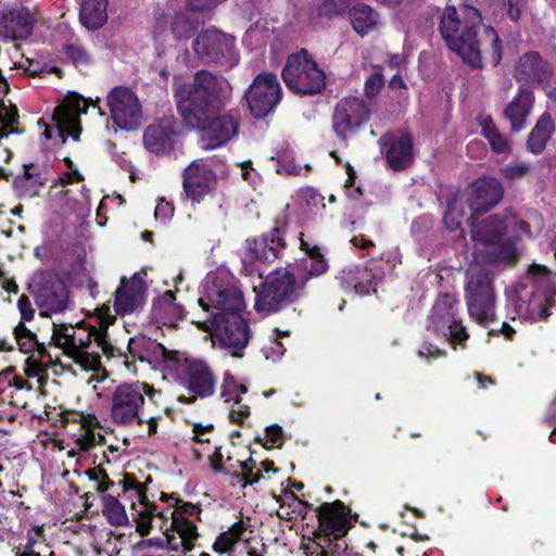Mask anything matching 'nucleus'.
<instances>
[{
    "label": "nucleus",
    "mask_w": 556,
    "mask_h": 556,
    "mask_svg": "<svg viewBox=\"0 0 556 556\" xmlns=\"http://www.w3.org/2000/svg\"><path fill=\"white\" fill-rule=\"evenodd\" d=\"M229 98L227 80L205 70L195 72L191 81L181 84L175 91L181 123L200 132L204 150L218 148L238 134L237 118L220 114Z\"/></svg>",
    "instance_id": "nucleus-1"
},
{
    "label": "nucleus",
    "mask_w": 556,
    "mask_h": 556,
    "mask_svg": "<svg viewBox=\"0 0 556 556\" xmlns=\"http://www.w3.org/2000/svg\"><path fill=\"white\" fill-rule=\"evenodd\" d=\"M446 7L441 15L439 33L445 46L472 68H482L481 45L489 41L492 47V63L502 60L501 39L492 26L482 24L481 12L471 3L459 8Z\"/></svg>",
    "instance_id": "nucleus-2"
},
{
    "label": "nucleus",
    "mask_w": 556,
    "mask_h": 556,
    "mask_svg": "<svg viewBox=\"0 0 556 556\" xmlns=\"http://www.w3.org/2000/svg\"><path fill=\"white\" fill-rule=\"evenodd\" d=\"M300 233L301 250L305 251L307 258L288 268L271 271L262 282L256 292L255 309L264 315L279 312L294 303L302 294L307 280L327 271L328 264L316 245L311 247Z\"/></svg>",
    "instance_id": "nucleus-3"
},
{
    "label": "nucleus",
    "mask_w": 556,
    "mask_h": 556,
    "mask_svg": "<svg viewBox=\"0 0 556 556\" xmlns=\"http://www.w3.org/2000/svg\"><path fill=\"white\" fill-rule=\"evenodd\" d=\"M469 217L464 205L453 199L447 202L443 223L451 231L460 228L464 222L470 224L475 253L484 263H511L517 260L516 241L507 235L508 228L516 223L513 216L494 214L480 224H473Z\"/></svg>",
    "instance_id": "nucleus-4"
},
{
    "label": "nucleus",
    "mask_w": 556,
    "mask_h": 556,
    "mask_svg": "<svg viewBox=\"0 0 556 556\" xmlns=\"http://www.w3.org/2000/svg\"><path fill=\"white\" fill-rule=\"evenodd\" d=\"M556 287L546 267L532 265L526 282L516 287L513 298L514 309L519 318L536 321L549 316L554 305Z\"/></svg>",
    "instance_id": "nucleus-5"
},
{
    "label": "nucleus",
    "mask_w": 556,
    "mask_h": 556,
    "mask_svg": "<svg viewBox=\"0 0 556 556\" xmlns=\"http://www.w3.org/2000/svg\"><path fill=\"white\" fill-rule=\"evenodd\" d=\"M350 511L351 509L340 500L324 503L316 509L320 527L318 536L328 542V548L321 543H315L313 547H305L307 556H337L346 548V544L342 547V544L338 541L345 536L349 531L346 515Z\"/></svg>",
    "instance_id": "nucleus-6"
},
{
    "label": "nucleus",
    "mask_w": 556,
    "mask_h": 556,
    "mask_svg": "<svg viewBox=\"0 0 556 556\" xmlns=\"http://www.w3.org/2000/svg\"><path fill=\"white\" fill-rule=\"evenodd\" d=\"M287 87L294 93L317 94L326 87V75L306 49L291 54L281 73Z\"/></svg>",
    "instance_id": "nucleus-7"
},
{
    "label": "nucleus",
    "mask_w": 556,
    "mask_h": 556,
    "mask_svg": "<svg viewBox=\"0 0 556 556\" xmlns=\"http://www.w3.org/2000/svg\"><path fill=\"white\" fill-rule=\"evenodd\" d=\"M465 298L469 315L479 324L488 325L495 319L494 275L491 270L480 268L468 270Z\"/></svg>",
    "instance_id": "nucleus-8"
},
{
    "label": "nucleus",
    "mask_w": 556,
    "mask_h": 556,
    "mask_svg": "<svg viewBox=\"0 0 556 556\" xmlns=\"http://www.w3.org/2000/svg\"><path fill=\"white\" fill-rule=\"evenodd\" d=\"M235 37L210 28L201 31L192 42L195 55L205 65L230 70L239 63Z\"/></svg>",
    "instance_id": "nucleus-9"
},
{
    "label": "nucleus",
    "mask_w": 556,
    "mask_h": 556,
    "mask_svg": "<svg viewBox=\"0 0 556 556\" xmlns=\"http://www.w3.org/2000/svg\"><path fill=\"white\" fill-rule=\"evenodd\" d=\"M200 329L210 331L219 343L232 350L233 356L247 348L250 340V327L241 313H212L206 319L197 321Z\"/></svg>",
    "instance_id": "nucleus-10"
},
{
    "label": "nucleus",
    "mask_w": 556,
    "mask_h": 556,
    "mask_svg": "<svg viewBox=\"0 0 556 556\" xmlns=\"http://www.w3.org/2000/svg\"><path fill=\"white\" fill-rule=\"evenodd\" d=\"M198 302L207 317L212 313L239 314L245 307L242 291L230 279L219 276L206 278Z\"/></svg>",
    "instance_id": "nucleus-11"
},
{
    "label": "nucleus",
    "mask_w": 556,
    "mask_h": 556,
    "mask_svg": "<svg viewBox=\"0 0 556 556\" xmlns=\"http://www.w3.org/2000/svg\"><path fill=\"white\" fill-rule=\"evenodd\" d=\"M36 305L42 309L41 315L64 312L70 304V291L61 277L52 270H41L33 276L28 285Z\"/></svg>",
    "instance_id": "nucleus-12"
},
{
    "label": "nucleus",
    "mask_w": 556,
    "mask_h": 556,
    "mask_svg": "<svg viewBox=\"0 0 556 556\" xmlns=\"http://www.w3.org/2000/svg\"><path fill=\"white\" fill-rule=\"evenodd\" d=\"M458 311L459 301L454 294H440L428 317V329L441 334L452 343L458 342L462 344L469 336L458 317Z\"/></svg>",
    "instance_id": "nucleus-13"
},
{
    "label": "nucleus",
    "mask_w": 556,
    "mask_h": 556,
    "mask_svg": "<svg viewBox=\"0 0 556 556\" xmlns=\"http://www.w3.org/2000/svg\"><path fill=\"white\" fill-rule=\"evenodd\" d=\"M249 110L253 117L264 118L274 112L281 100V88L273 73L258 74L245 91Z\"/></svg>",
    "instance_id": "nucleus-14"
},
{
    "label": "nucleus",
    "mask_w": 556,
    "mask_h": 556,
    "mask_svg": "<svg viewBox=\"0 0 556 556\" xmlns=\"http://www.w3.org/2000/svg\"><path fill=\"white\" fill-rule=\"evenodd\" d=\"M371 115L369 104L362 98L346 97L340 100L332 113V130L344 144L348 136L365 125Z\"/></svg>",
    "instance_id": "nucleus-15"
},
{
    "label": "nucleus",
    "mask_w": 556,
    "mask_h": 556,
    "mask_svg": "<svg viewBox=\"0 0 556 556\" xmlns=\"http://www.w3.org/2000/svg\"><path fill=\"white\" fill-rule=\"evenodd\" d=\"M143 388V384L137 381L123 383L115 389L111 408V417L115 424L127 426L134 421L139 425L143 422L139 416L144 404Z\"/></svg>",
    "instance_id": "nucleus-16"
},
{
    "label": "nucleus",
    "mask_w": 556,
    "mask_h": 556,
    "mask_svg": "<svg viewBox=\"0 0 556 556\" xmlns=\"http://www.w3.org/2000/svg\"><path fill=\"white\" fill-rule=\"evenodd\" d=\"M173 369L180 370L184 374L182 383L194 395H180L178 401L186 404L195 402L197 396L206 397L215 391V378L207 365L198 359L185 358L182 362L178 358V363L172 364Z\"/></svg>",
    "instance_id": "nucleus-17"
},
{
    "label": "nucleus",
    "mask_w": 556,
    "mask_h": 556,
    "mask_svg": "<svg viewBox=\"0 0 556 556\" xmlns=\"http://www.w3.org/2000/svg\"><path fill=\"white\" fill-rule=\"evenodd\" d=\"M288 216L282 214L275 218L274 227L260 239L247 240V257L250 261L271 262L280 256L287 248L286 232Z\"/></svg>",
    "instance_id": "nucleus-18"
},
{
    "label": "nucleus",
    "mask_w": 556,
    "mask_h": 556,
    "mask_svg": "<svg viewBox=\"0 0 556 556\" xmlns=\"http://www.w3.org/2000/svg\"><path fill=\"white\" fill-rule=\"evenodd\" d=\"M97 104L90 99H86L76 92H70L64 102L58 105L53 112V121L58 124L59 135L62 137V142L66 140V134L74 140L79 139L81 132L80 115L86 114L88 106Z\"/></svg>",
    "instance_id": "nucleus-19"
},
{
    "label": "nucleus",
    "mask_w": 556,
    "mask_h": 556,
    "mask_svg": "<svg viewBox=\"0 0 556 556\" xmlns=\"http://www.w3.org/2000/svg\"><path fill=\"white\" fill-rule=\"evenodd\" d=\"M113 122L126 130L140 124L141 106L137 96L127 87H114L106 98Z\"/></svg>",
    "instance_id": "nucleus-20"
},
{
    "label": "nucleus",
    "mask_w": 556,
    "mask_h": 556,
    "mask_svg": "<svg viewBox=\"0 0 556 556\" xmlns=\"http://www.w3.org/2000/svg\"><path fill=\"white\" fill-rule=\"evenodd\" d=\"M179 138L180 124L174 116H165L144 129L143 144L151 153L165 154L175 149Z\"/></svg>",
    "instance_id": "nucleus-21"
},
{
    "label": "nucleus",
    "mask_w": 556,
    "mask_h": 556,
    "mask_svg": "<svg viewBox=\"0 0 556 556\" xmlns=\"http://www.w3.org/2000/svg\"><path fill=\"white\" fill-rule=\"evenodd\" d=\"M503 193L501 182L492 177H483L471 184L466 199L470 210L468 219H473L477 215L492 210L502 200Z\"/></svg>",
    "instance_id": "nucleus-22"
},
{
    "label": "nucleus",
    "mask_w": 556,
    "mask_h": 556,
    "mask_svg": "<svg viewBox=\"0 0 556 556\" xmlns=\"http://www.w3.org/2000/svg\"><path fill=\"white\" fill-rule=\"evenodd\" d=\"M553 70L547 61L536 51H529L519 56L514 71L515 79L522 85L521 88H530L549 81Z\"/></svg>",
    "instance_id": "nucleus-23"
},
{
    "label": "nucleus",
    "mask_w": 556,
    "mask_h": 556,
    "mask_svg": "<svg viewBox=\"0 0 556 556\" xmlns=\"http://www.w3.org/2000/svg\"><path fill=\"white\" fill-rule=\"evenodd\" d=\"M147 286L138 274L130 280L123 278L115 291L114 309L117 315L125 316L141 308L146 302Z\"/></svg>",
    "instance_id": "nucleus-24"
},
{
    "label": "nucleus",
    "mask_w": 556,
    "mask_h": 556,
    "mask_svg": "<svg viewBox=\"0 0 556 556\" xmlns=\"http://www.w3.org/2000/svg\"><path fill=\"white\" fill-rule=\"evenodd\" d=\"M35 20L26 8L0 11V37L5 40H25L34 29Z\"/></svg>",
    "instance_id": "nucleus-25"
},
{
    "label": "nucleus",
    "mask_w": 556,
    "mask_h": 556,
    "mask_svg": "<svg viewBox=\"0 0 556 556\" xmlns=\"http://www.w3.org/2000/svg\"><path fill=\"white\" fill-rule=\"evenodd\" d=\"M214 182L213 170L200 160L192 162L184 170V190L195 202H200L211 191Z\"/></svg>",
    "instance_id": "nucleus-26"
},
{
    "label": "nucleus",
    "mask_w": 556,
    "mask_h": 556,
    "mask_svg": "<svg viewBox=\"0 0 556 556\" xmlns=\"http://www.w3.org/2000/svg\"><path fill=\"white\" fill-rule=\"evenodd\" d=\"M389 166L394 170H402L413 162V142L409 135L395 137L384 135L379 139Z\"/></svg>",
    "instance_id": "nucleus-27"
},
{
    "label": "nucleus",
    "mask_w": 556,
    "mask_h": 556,
    "mask_svg": "<svg viewBox=\"0 0 556 556\" xmlns=\"http://www.w3.org/2000/svg\"><path fill=\"white\" fill-rule=\"evenodd\" d=\"M129 352L140 361H149L150 357L166 363V367L172 368V364L178 363V356L175 352L168 351L163 344L146 336L131 338L128 343Z\"/></svg>",
    "instance_id": "nucleus-28"
},
{
    "label": "nucleus",
    "mask_w": 556,
    "mask_h": 556,
    "mask_svg": "<svg viewBox=\"0 0 556 556\" xmlns=\"http://www.w3.org/2000/svg\"><path fill=\"white\" fill-rule=\"evenodd\" d=\"M533 102V92L528 88H520L517 97L505 108L503 115L509 122L511 132H518L525 128Z\"/></svg>",
    "instance_id": "nucleus-29"
},
{
    "label": "nucleus",
    "mask_w": 556,
    "mask_h": 556,
    "mask_svg": "<svg viewBox=\"0 0 556 556\" xmlns=\"http://www.w3.org/2000/svg\"><path fill=\"white\" fill-rule=\"evenodd\" d=\"M33 167V163L24 164V173L16 176L13 180V187L18 198L39 195L40 188L47 182V177L40 172L30 170Z\"/></svg>",
    "instance_id": "nucleus-30"
},
{
    "label": "nucleus",
    "mask_w": 556,
    "mask_h": 556,
    "mask_svg": "<svg viewBox=\"0 0 556 556\" xmlns=\"http://www.w3.org/2000/svg\"><path fill=\"white\" fill-rule=\"evenodd\" d=\"M108 0H81L79 20L90 30L101 28L108 20Z\"/></svg>",
    "instance_id": "nucleus-31"
},
{
    "label": "nucleus",
    "mask_w": 556,
    "mask_h": 556,
    "mask_svg": "<svg viewBox=\"0 0 556 556\" xmlns=\"http://www.w3.org/2000/svg\"><path fill=\"white\" fill-rule=\"evenodd\" d=\"M554 130L555 126L551 114L547 112L543 113L528 136V149L534 154H540L545 149Z\"/></svg>",
    "instance_id": "nucleus-32"
},
{
    "label": "nucleus",
    "mask_w": 556,
    "mask_h": 556,
    "mask_svg": "<svg viewBox=\"0 0 556 556\" xmlns=\"http://www.w3.org/2000/svg\"><path fill=\"white\" fill-rule=\"evenodd\" d=\"M108 332L106 330H99L96 327H92L90 331L85 336V338H76L75 333L71 337V343L67 349L68 356H72L76 351L86 349L90 345L92 338L97 342V344L102 349L103 353L113 355L114 348L106 340Z\"/></svg>",
    "instance_id": "nucleus-33"
},
{
    "label": "nucleus",
    "mask_w": 556,
    "mask_h": 556,
    "mask_svg": "<svg viewBox=\"0 0 556 556\" xmlns=\"http://www.w3.org/2000/svg\"><path fill=\"white\" fill-rule=\"evenodd\" d=\"M353 29L361 36L368 34L375 28L378 15L369 5L356 3L349 11Z\"/></svg>",
    "instance_id": "nucleus-34"
},
{
    "label": "nucleus",
    "mask_w": 556,
    "mask_h": 556,
    "mask_svg": "<svg viewBox=\"0 0 556 556\" xmlns=\"http://www.w3.org/2000/svg\"><path fill=\"white\" fill-rule=\"evenodd\" d=\"M102 514L108 522L113 527H123L129 523L124 505L118 501L117 496L104 494L101 497Z\"/></svg>",
    "instance_id": "nucleus-35"
},
{
    "label": "nucleus",
    "mask_w": 556,
    "mask_h": 556,
    "mask_svg": "<svg viewBox=\"0 0 556 556\" xmlns=\"http://www.w3.org/2000/svg\"><path fill=\"white\" fill-rule=\"evenodd\" d=\"M200 21L189 11L175 14L170 23L174 37L177 40L189 39L198 29Z\"/></svg>",
    "instance_id": "nucleus-36"
},
{
    "label": "nucleus",
    "mask_w": 556,
    "mask_h": 556,
    "mask_svg": "<svg viewBox=\"0 0 556 556\" xmlns=\"http://www.w3.org/2000/svg\"><path fill=\"white\" fill-rule=\"evenodd\" d=\"M482 134L495 153H508L510 151V141L498 131L491 119L482 124Z\"/></svg>",
    "instance_id": "nucleus-37"
},
{
    "label": "nucleus",
    "mask_w": 556,
    "mask_h": 556,
    "mask_svg": "<svg viewBox=\"0 0 556 556\" xmlns=\"http://www.w3.org/2000/svg\"><path fill=\"white\" fill-rule=\"evenodd\" d=\"M170 515L173 517L172 527L175 528L178 535L187 544L186 551H191L193 548L194 541L198 538L195 525L188 519L176 517L175 511H172Z\"/></svg>",
    "instance_id": "nucleus-38"
},
{
    "label": "nucleus",
    "mask_w": 556,
    "mask_h": 556,
    "mask_svg": "<svg viewBox=\"0 0 556 556\" xmlns=\"http://www.w3.org/2000/svg\"><path fill=\"white\" fill-rule=\"evenodd\" d=\"M13 334L20 351L24 354L31 353L38 346L37 336L24 323L14 327Z\"/></svg>",
    "instance_id": "nucleus-39"
},
{
    "label": "nucleus",
    "mask_w": 556,
    "mask_h": 556,
    "mask_svg": "<svg viewBox=\"0 0 556 556\" xmlns=\"http://www.w3.org/2000/svg\"><path fill=\"white\" fill-rule=\"evenodd\" d=\"M356 0H324L318 5V16L332 18L349 12Z\"/></svg>",
    "instance_id": "nucleus-40"
},
{
    "label": "nucleus",
    "mask_w": 556,
    "mask_h": 556,
    "mask_svg": "<svg viewBox=\"0 0 556 556\" xmlns=\"http://www.w3.org/2000/svg\"><path fill=\"white\" fill-rule=\"evenodd\" d=\"M64 52L76 67H88L92 63V58L81 46L68 43L64 47Z\"/></svg>",
    "instance_id": "nucleus-41"
},
{
    "label": "nucleus",
    "mask_w": 556,
    "mask_h": 556,
    "mask_svg": "<svg viewBox=\"0 0 556 556\" xmlns=\"http://www.w3.org/2000/svg\"><path fill=\"white\" fill-rule=\"evenodd\" d=\"M123 486V492L126 493L130 490L136 492L137 498L143 506H149L151 503L147 496V488L144 484L139 483L132 473H125L124 479L118 482Z\"/></svg>",
    "instance_id": "nucleus-42"
},
{
    "label": "nucleus",
    "mask_w": 556,
    "mask_h": 556,
    "mask_svg": "<svg viewBox=\"0 0 556 556\" xmlns=\"http://www.w3.org/2000/svg\"><path fill=\"white\" fill-rule=\"evenodd\" d=\"M86 475L90 480L97 482L96 490L98 493L103 494L114 486V482L109 478L106 471L101 466L86 470Z\"/></svg>",
    "instance_id": "nucleus-43"
},
{
    "label": "nucleus",
    "mask_w": 556,
    "mask_h": 556,
    "mask_svg": "<svg viewBox=\"0 0 556 556\" xmlns=\"http://www.w3.org/2000/svg\"><path fill=\"white\" fill-rule=\"evenodd\" d=\"M175 300H176V296H175V293L173 291L164 292L162 298H160L157 301H154V303H153L154 316L157 317V315H159V313H157L159 307L157 306H164L165 309H167L168 312L177 313L178 317L182 318L184 317V308L181 306H179V305H176L174 303Z\"/></svg>",
    "instance_id": "nucleus-44"
},
{
    "label": "nucleus",
    "mask_w": 556,
    "mask_h": 556,
    "mask_svg": "<svg viewBox=\"0 0 556 556\" xmlns=\"http://www.w3.org/2000/svg\"><path fill=\"white\" fill-rule=\"evenodd\" d=\"M146 508L149 510L148 513L139 511L137 518H135L136 531L141 536H147L152 529V517L154 516L155 505L151 503V505L146 506Z\"/></svg>",
    "instance_id": "nucleus-45"
},
{
    "label": "nucleus",
    "mask_w": 556,
    "mask_h": 556,
    "mask_svg": "<svg viewBox=\"0 0 556 556\" xmlns=\"http://www.w3.org/2000/svg\"><path fill=\"white\" fill-rule=\"evenodd\" d=\"M76 364H79L86 369H97L101 366V357L98 353H89L87 351H76L71 356Z\"/></svg>",
    "instance_id": "nucleus-46"
},
{
    "label": "nucleus",
    "mask_w": 556,
    "mask_h": 556,
    "mask_svg": "<svg viewBox=\"0 0 556 556\" xmlns=\"http://www.w3.org/2000/svg\"><path fill=\"white\" fill-rule=\"evenodd\" d=\"M383 86L382 75L379 73H372L369 75L365 83V94L368 99H374L380 92Z\"/></svg>",
    "instance_id": "nucleus-47"
},
{
    "label": "nucleus",
    "mask_w": 556,
    "mask_h": 556,
    "mask_svg": "<svg viewBox=\"0 0 556 556\" xmlns=\"http://www.w3.org/2000/svg\"><path fill=\"white\" fill-rule=\"evenodd\" d=\"M247 391H248V388L243 384H238L233 378H230V379L226 378L225 382L223 384L222 396L226 397L232 393H236L237 396L235 399V403L240 404L239 394H244V393H247Z\"/></svg>",
    "instance_id": "nucleus-48"
},
{
    "label": "nucleus",
    "mask_w": 556,
    "mask_h": 556,
    "mask_svg": "<svg viewBox=\"0 0 556 556\" xmlns=\"http://www.w3.org/2000/svg\"><path fill=\"white\" fill-rule=\"evenodd\" d=\"M168 498H174L176 501L177 509L180 514H186L189 516H192L194 514H199L201 511L200 507L198 505H194L192 503L182 502L178 497H175V494H165L162 493L161 500L162 501H168Z\"/></svg>",
    "instance_id": "nucleus-49"
},
{
    "label": "nucleus",
    "mask_w": 556,
    "mask_h": 556,
    "mask_svg": "<svg viewBox=\"0 0 556 556\" xmlns=\"http://www.w3.org/2000/svg\"><path fill=\"white\" fill-rule=\"evenodd\" d=\"M231 533L222 532L213 544V549L219 554L226 553L238 541L231 536Z\"/></svg>",
    "instance_id": "nucleus-50"
},
{
    "label": "nucleus",
    "mask_w": 556,
    "mask_h": 556,
    "mask_svg": "<svg viewBox=\"0 0 556 556\" xmlns=\"http://www.w3.org/2000/svg\"><path fill=\"white\" fill-rule=\"evenodd\" d=\"M17 307L21 313L22 320L20 323L29 321L35 316V309L31 307V303L25 294H22L17 301Z\"/></svg>",
    "instance_id": "nucleus-51"
},
{
    "label": "nucleus",
    "mask_w": 556,
    "mask_h": 556,
    "mask_svg": "<svg viewBox=\"0 0 556 556\" xmlns=\"http://www.w3.org/2000/svg\"><path fill=\"white\" fill-rule=\"evenodd\" d=\"M266 439L271 443V446L276 445L278 448H281L283 445V430L278 425H271L266 427L265 429Z\"/></svg>",
    "instance_id": "nucleus-52"
},
{
    "label": "nucleus",
    "mask_w": 556,
    "mask_h": 556,
    "mask_svg": "<svg viewBox=\"0 0 556 556\" xmlns=\"http://www.w3.org/2000/svg\"><path fill=\"white\" fill-rule=\"evenodd\" d=\"M530 170V165L527 163H517L513 165H507L503 172L505 174V177L515 179V178H521L526 176Z\"/></svg>",
    "instance_id": "nucleus-53"
},
{
    "label": "nucleus",
    "mask_w": 556,
    "mask_h": 556,
    "mask_svg": "<svg viewBox=\"0 0 556 556\" xmlns=\"http://www.w3.org/2000/svg\"><path fill=\"white\" fill-rule=\"evenodd\" d=\"M0 123L5 127H10V134H20L21 131L17 128H13V126L18 123V111L16 106H11L5 115H2L0 112Z\"/></svg>",
    "instance_id": "nucleus-54"
},
{
    "label": "nucleus",
    "mask_w": 556,
    "mask_h": 556,
    "mask_svg": "<svg viewBox=\"0 0 556 556\" xmlns=\"http://www.w3.org/2000/svg\"><path fill=\"white\" fill-rule=\"evenodd\" d=\"M507 14L513 22H518L523 8V0H504Z\"/></svg>",
    "instance_id": "nucleus-55"
},
{
    "label": "nucleus",
    "mask_w": 556,
    "mask_h": 556,
    "mask_svg": "<svg viewBox=\"0 0 556 556\" xmlns=\"http://www.w3.org/2000/svg\"><path fill=\"white\" fill-rule=\"evenodd\" d=\"M174 213V207L170 203L161 199L155 207L154 216L156 219L166 222Z\"/></svg>",
    "instance_id": "nucleus-56"
},
{
    "label": "nucleus",
    "mask_w": 556,
    "mask_h": 556,
    "mask_svg": "<svg viewBox=\"0 0 556 556\" xmlns=\"http://www.w3.org/2000/svg\"><path fill=\"white\" fill-rule=\"evenodd\" d=\"M165 547H168L170 551H176V552H178V551H180L182 553L188 552V551H186L187 544L179 535L175 536L173 534H166Z\"/></svg>",
    "instance_id": "nucleus-57"
},
{
    "label": "nucleus",
    "mask_w": 556,
    "mask_h": 556,
    "mask_svg": "<svg viewBox=\"0 0 556 556\" xmlns=\"http://www.w3.org/2000/svg\"><path fill=\"white\" fill-rule=\"evenodd\" d=\"M238 408L235 409L232 408L230 410V419L233 421V422H238V424H241L242 422V419L248 417L250 415V408L248 405H241V404H238Z\"/></svg>",
    "instance_id": "nucleus-58"
},
{
    "label": "nucleus",
    "mask_w": 556,
    "mask_h": 556,
    "mask_svg": "<svg viewBox=\"0 0 556 556\" xmlns=\"http://www.w3.org/2000/svg\"><path fill=\"white\" fill-rule=\"evenodd\" d=\"M26 62L27 66L25 67V72L30 76H41V74L45 72V65H42L40 62L29 59H27Z\"/></svg>",
    "instance_id": "nucleus-59"
},
{
    "label": "nucleus",
    "mask_w": 556,
    "mask_h": 556,
    "mask_svg": "<svg viewBox=\"0 0 556 556\" xmlns=\"http://www.w3.org/2000/svg\"><path fill=\"white\" fill-rule=\"evenodd\" d=\"M418 355L420 357L440 356L444 355V352L432 344H425L424 348L418 351Z\"/></svg>",
    "instance_id": "nucleus-60"
},
{
    "label": "nucleus",
    "mask_w": 556,
    "mask_h": 556,
    "mask_svg": "<svg viewBox=\"0 0 556 556\" xmlns=\"http://www.w3.org/2000/svg\"><path fill=\"white\" fill-rule=\"evenodd\" d=\"M245 531V526L243 521H238L233 523L226 532L231 533L232 538H236L237 541L242 539V535Z\"/></svg>",
    "instance_id": "nucleus-61"
},
{
    "label": "nucleus",
    "mask_w": 556,
    "mask_h": 556,
    "mask_svg": "<svg viewBox=\"0 0 556 556\" xmlns=\"http://www.w3.org/2000/svg\"><path fill=\"white\" fill-rule=\"evenodd\" d=\"M72 336L73 334L67 333V327L65 325H60V326L54 325V332H53L52 338L62 337V338L66 339V341H65L66 350L70 346Z\"/></svg>",
    "instance_id": "nucleus-62"
},
{
    "label": "nucleus",
    "mask_w": 556,
    "mask_h": 556,
    "mask_svg": "<svg viewBox=\"0 0 556 556\" xmlns=\"http://www.w3.org/2000/svg\"><path fill=\"white\" fill-rule=\"evenodd\" d=\"M369 277V274H367V271H365V275L363 278L366 279V282L364 281H359L355 285V289L357 292L362 293V294H366V293H369L370 289H371V286H372V279H369L367 278Z\"/></svg>",
    "instance_id": "nucleus-63"
},
{
    "label": "nucleus",
    "mask_w": 556,
    "mask_h": 556,
    "mask_svg": "<svg viewBox=\"0 0 556 556\" xmlns=\"http://www.w3.org/2000/svg\"><path fill=\"white\" fill-rule=\"evenodd\" d=\"M222 458H223V455H222V452H220V447L216 448L213 457H212V469L216 472H222L224 470V466L222 465Z\"/></svg>",
    "instance_id": "nucleus-64"
}]
</instances>
